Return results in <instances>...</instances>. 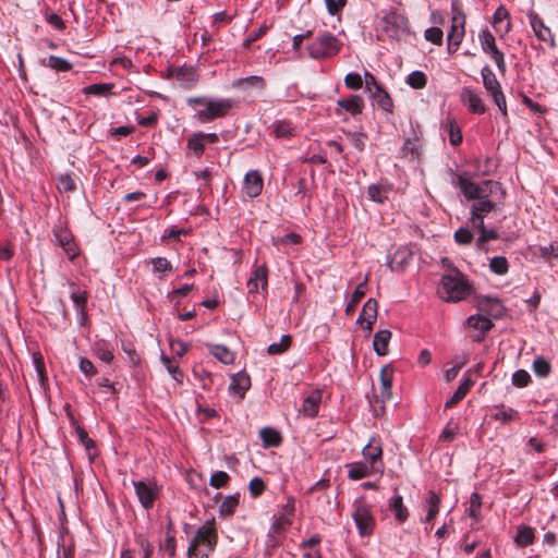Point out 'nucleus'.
<instances>
[{
  "mask_svg": "<svg viewBox=\"0 0 558 558\" xmlns=\"http://www.w3.org/2000/svg\"><path fill=\"white\" fill-rule=\"evenodd\" d=\"M464 197L474 201L471 206V222L473 226H482L484 218L492 213L496 204L489 197L498 190H501L500 183L493 180H485L481 183L471 181L465 174H458L453 181Z\"/></svg>",
  "mask_w": 558,
  "mask_h": 558,
  "instance_id": "nucleus-1",
  "label": "nucleus"
},
{
  "mask_svg": "<svg viewBox=\"0 0 558 558\" xmlns=\"http://www.w3.org/2000/svg\"><path fill=\"white\" fill-rule=\"evenodd\" d=\"M472 287L458 269L441 277L438 295L447 302H459L470 295Z\"/></svg>",
  "mask_w": 558,
  "mask_h": 558,
  "instance_id": "nucleus-2",
  "label": "nucleus"
},
{
  "mask_svg": "<svg viewBox=\"0 0 558 558\" xmlns=\"http://www.w3.org/2000/svg\"><path fill=\"white\" fill-rule=\"evenodd\" d=\"M217 545V535L211 524L199 526L191 539L187 554L194 555L196 558H208L209 554Z\"/></svg>",
  "mask_w": 558,
  "mask_h": 558,
  "instance_id": "nucleus-3",
  "label": "nucleus"
},
{
  "mask_svg": "<svg viewBox=\"0 0 558 558\" xmlns=\"http://www.w3.org/2000/svg\"><path fill=\"white\" fill-rule=\"evenodd\" d=\"M342 46L341 40L324 31L307 46V50L313 59H329L338 54Z\"/></svg>",
  "mask_w": 558,
  "mask_h": 558,
  "instance_id": "nucleus-4",
  "label": "nucleus"
},
{
  "mask_svg": "<svg viewBox=\"0 0 558 558\" xmlns=\"http://www.w3.org/2000/svg\"><path fill=\"white\" fill-rule=\"evenodd\" d=\"M352 519L361 537H368L374 533L376 525L372 507L363 498L355 499L352 505Z\"/></svg>",
  "mask_w": 558,
  "mask_h": 558,
  "instance_id": "nucleus-5",
  "label": "nucleus"
},
{
  "mask_svg": "<svg viewBox=\"0 0 558 558\" xmlns=\"http://www.w3.org/2000/svg\"><path fill=\"white\" fill-rule=\"evenodd\" d=\"M451 10H452V23H451L450 31L448 32V35H447V40H448L449 52H454L459 48V46L462 43V39L464 37L465 15L460 10L458 1H452Z\"/></svg>",
  "mask_w": 558,
  "mask_h": 558,
  "instance_id": "nucleus-6",
  "label": "nucleus"
},
{
  "mask_svg": "<svg viewBox=\"0 0 558 558\" xmlns=\"http://www.w3.org/2000/svg\"><path fill=\"white\" fill-rule=\"evenodd\" d=\"M232 107L233 102L230 99H209L205 108L197 110L196 118L201 122H209L226 117Z\"/></svg>",
  "mask_w": 558,
  "mask_h": 558,
  "instance_id": "nucleus-7",
  "label": "nucleus"
},
{
  "mask_svg": "<svg viewBox=\"0 0 558 558\" xmlns=\"http://www.w3.org/2000/svg\"><path fill=\"white\" fill-rule=\"evenodd\" d=\"M295 511V500L293 497H289L286 505H283L280 511L272 517L271 531L280 534L287 531L292 524V519Z\"/></svg>",
  "mask_w": 558,
  "mask_h": 558,
  "instance_id": "nucleus-8",
  "label": "nucleus"
},
{
  "mask_svg": "<svg viewBox=\"0 0 558 558\" xmlns=\"http://www.w3.org/2000/svg\"><path fill=\"white\" fill-rule=\"evenodd\" d=\"M133 486L142 507L145 509L153 508L159 495L158 485L151 481H137L133 482Z\"/></svg>",
  "mask_w": 558,
  "mask_h": 558,
  "instance_id": "nucleus-9",
  "label": "nucleus"
},
{
  "mask_svg": "<svg viewBox=\"0 0 558 558\" xmlns=\"http://www.w3.org/2000/svg\"><path fill=\"white\" fill-rule=\"evenodd\" d=\"M364 107L365 102L362 96L351 95L350 97L339 98L337 100L335 112L337 116H342L344 112H348L354 117L361 114Z\"/></svg>",
  "mask_w": 558,
  "mask_h": 558,
  "instance_id": "nucleus-10",
  "label": "nucleus"
},
{
  "mask_svg": "<svg viewBox=\"0 0 558 558\" xmlns=\"http://www.w3.org/2000/svg\"><path fill=\"white\" fill-rule=\"evenodd\" d=\"M53 235L56 244L63 248L69 259L73 260L77 255V250L72 233L63 227H56Z\"/></svg>",
  "mask_w": 558,
  "mask_h": 558,
  "instance_id": "nucleus-11",
  "label": "nucleus"
},
{
  "mask_svg": "<svg viewBox=\"0 0 558 558\" xmlns=\"http://www.w3.org/2000/svg\"><path fill=\"white\" fill-rule=\"evenodd\" d=\"M385 31L389 37L399 39L409 33V22L402 15L391 14L385 19Z\"/></svg>",
  "mask_w": 558,
  "mask_h": 558,
  "instance_id": "nucleus-12",
  "label": "nucleus"
},
{
  "mask_svg": "<svg viewBox=\"0 0 558 558\" xmlns=\"http://www.w3.org/2000/svg\"><path fill=\"white\" fill-rule=\"evenodd\" d=\"M264 187V180L258 170H251L244 175L243 191L253 198L262 194Z\"/></svg>",
  "mask_w": 558,
  "mask_h": 558,
  "instance_id": "nucleus-13",
  "label": "nucleus"
},
{
  "mask_svg": "<svg viewBox=\"0 0 558 558\" xmlns=\"http://www.w3.org/2000/svg\"><path fill=\"white\" fill-rule=\"evenodd\" d=\"M345 466L348 469V477L352 481H359L368 477L377 471L381 472L380 468L375 466L374 464H371L366 461L348 463Z\"/></svg>",
  "mask_w": 558,
  "mask_h": 558,
  "instance_id": "nucleus-14",
  "label": "nucleus"
},
{
  "mask_svg": "<svg viewBox=\"0 0 558 558\" xmlns=\"http://www.w3.org/2000/svg\"><path fill=\"white\" fill-rule=\"evenodd\" d=\"M527 17L530 21V25L535 34V36L545 43H550L551 46L555 45L554 35L549 27H547L544 21L539 17V15L533 11L527 13Z\"/></svg>",
  "mask_w": 558,
  "mask_h": 558,
  "instance_id": "nucleus-15",
  "label": "nucleus"
},
{
  "mask_svg": "<svg viewBox=\"0 0 558 558\" xmlns=\"http://www.w3.org/2000/svg\"><path fill=\"white\" fill-rule=\"evenodd\" d=\"M268 284V269L266 264L256 266L247 281L248 293H257L259 288L265 290Z\"/></svg>",
  "mask_w": 558,
  "mask_h": 558,
  "instance_id": "nucleus-16",
  "label": "nucleus"
},
{
  "mask_svg": "<svg viewBox=\"0 0 558 558\" xmlns=\"http://www.w3.org/2000/svg\"><path fill=\"white\" fill-rule=\"evenodd\" d=\"M378 303L375 299H368L363 305L362 312L357 318L362 328L371 331L377 318Z\"/></svg>",
  "mask_w": 558,
  "mask_h": 558,
  "instance_id": "nucleus-17",
  "label": "nucleus"
},
{
  "mask_svg": "<svg viewBox=\"0 0 558 558\" xmlns=\"http://www.w3.org/2000/svg\"><path fill=\"white\" fill-rule=\"evenodd\" d=\"M461 101L468 106L469 110L475 114H483L486 110L483 99L470 87H464L461 92Z\"/></svg>",
  "mask_w": 558,
  "mask_h": 558,
  "instance_id": "nucleus-18",
  "label": "nucleus"
},
{
  "mask_svg": "<svg viewBox=\"0 0 558 558\" xmlns=\"http://www.w3.org/2000/svg\"><path fill=\"white\" fill-rule=\"evenodd\" d=\"M362 453L366 459V462L374 464L383 470V448L380 441H378L374 436L371 437L369 441L364 446Z\"/></svg>",
  "mask_w": 558,
  "mask_h": 558,
  "instance_id": "nucleus-19",
  "label": "nucleus"
},
{
  "mask_svg": "<svg viewBox=\"0 0 558 558\" xmlns=\"http://www.w3.org/2000/svg\"><path fill=\"white\" fill-rule=\"evenodd\" d=\"M251 387V378L245 372H239L231 377L229 390L236 397L243 398Z\"/></svg>",
  "mask_w": 558,
  "mask_h": 558,
  "instance_id": "nucleus-20",
  "label": "nucleus"
},
{
  "mask_svg": "<svg viewBox=\"0 0 558 558\" xmlns=\"http://www.w3.org/2000/svg\"><path fill=\"white\" fill-rule=\"evenodd\" d=\"M478 308L495 318H498L504 314V306L497 298H481L478 301Z\"/></svg>",
  "mask_w": 558,
  "mask_h": 558,
  "instance_id": "nucleus-21",
  "label": "nucleus"
},
{
  "mask_svg": "<svg viewBox=\"0 0 558 558\" xmlns=\"http://www.w3.org/2000/svg\"><path fill=\"white\" fill-rule=\"evenodd\" d=\"M322 402V392L312 391L304 400L300 412L304 416L313 417L318 414L319 404Z\"/></svg>",
  "mask_w": 558,
  "mask_h": 558,
  "instance_id": "nucleus-22",
  "label": "nucleus"
},
{
  "mask_svg": "<svg viewBox=\"0 0 558 558\" xmlns=\"http://www.w3.org/2000/svg\"><path fill=\"white\" fill-rule=\"evenodd\" d=\"M481 75L484 88L486 89L489 96L495 95V93L502 92L499 81L497 80L495 73L488 65H485L481 70Z\"/></svg>",
  "mask_w": 558,
  "mask_h": 558,
  "instance_id": "nucleus-23",
  "label": "nucleus"
},
{
  "mask_svg": "<svg viewBox=\"0 0 558 558\" xmlns=\"http://www.w3.org/2000/svg\"><path fill=\"white\" fill-rule=\"evenodd\" d=\"M380 396L383 399L391 398V387L393 381V368L390 365L381 367L379 373Z\"/></svg>",
  "mask_w": 558,
  "mask_h": 558,
  "instance_id": "nucleus-24",
  "label": "nucleus"
},
{
  "mask_svg": "<svg viewBox=\"0 0 558 558\" xmlns=\"http://www.w3.org/2000/svg\"><path fill=\"white\" fill-rule=\"evenodd\" d=\"M259 437L265 448H276L279 447L282 442L281 433L270 426L263 427L259 430Z\"/></svg>",
  "mask_w": 558,
  "mask_h": 558,
  "instance_id": "nucleus-25",
  "label": "nucleus"
},
{
  "mask_svg": "<svg viewBox=\"0 0 558 558\" xmlns=\"http://www.w3.org/2000/svg\"><path fill=\"white\" fill-rule=\"evenodd\" d=\"M439 505H440V498L439 496L430 490L427 494L426 500H425V508H426V515L422 520L425 524H432L434 518L439 512Z\"/></svg>",
  "mask_w": 558,
  "mask_h": 558,
  "instance_id": "nucleus-26",
  "label": "nucleus"
},
{
  "mask_svg": "<svg viewBox=\"0 0 558 558\" xmlns=\"http://www.w3.org/2000/svg\"><path fill=\"white\" fill-rule=\"evenodd\" d=\"M371 98L373 106H377L386 112H392V99L383 87H377V90L372 92Z\"/></svg>",
  "mask_w": 558,
  "mask_h": 558,
  "instance_id": "nucleus-27",
  "label": "nucleus"
},
{
  "mask_svg": "<svg viewBox=\"0 0 558 558\" xmlns=\"http://www.w3.org/2000/svg\"><path fill=\"white\" fill-rule=\"evenodd\" d=\"M391 339V331L388 329L378 330L373 339V348L377 355H386Z\"/></svg>",
  "mask_w": 558,
  "mask_h": 558,
  "instance_id": "nucleus-28",
  "label": "nucleus"
},
{
  "mask_svg": "<svg viewBox=\"0 0 558 558\" xmlns=\"http://www.w3.org/2000/svg\"><path fill=\"white\" fill-rule=\"evenodd\" d=\"M534 539V530L531 526L521 524L517 527V534L514 536V543L517 546L526 547L532 545Z\"/></svg>",
  "mask_w": 558,
  "mask_h": 558,
  "instance_id": "nucleus-29",
  "label": "nucleus"
},
{
  "mask_svg": "<svg viewBox=\"0 0 558 558\" xmlns=\"http://www.w3.org/2000/svg\"><path fill=\"white\" fill-rule=\"evenodd\" d=\"M389 509L393 512L396 520L399 522H404L409 517L408 509L403 505V498L401 495H395L390 498Z\"/></svg>",
  "mask_w": 558,
  "mask_h": 558,
  "instance_id": "nucleus-30",
  "label": "nucleus"
},
{
  "mask_svg": "<svg viewBox=\"0 0 558 558\" xmlns=\"http://www.w3.org/2000/svg\"><path fill=\"white\" fill-rule=\"evenodd\" d=\"M71 299L80 316V325L83 326L87 319L86 304L87 293L85 291L72 292Z\"/></svg>",
  "mask_w": 558,
  "mask_h": 558,
  "instance_id": "nucleus-31",
  "label": "nucleus"
},
{
  "mask_svg": "<svg viewBox=\"0 0 558 558\" xmlns=\"http://www.w3.org/2000/svg\"><path fill=\"white\" fill-rule=\"evenodd\" d=\"M209 352L221 363L232 364L234 362L233 352L222 344H208Z\"/></svg>",
  "mask_w": 558,
  "mask_h": 558,
  "instance_id": "nucleus-32",
  "label": "nucleus"
},
{
  "mask_svg": "<svg viewBox=\"0 0 558 558\" xmlns=\"http://www.w3.org/2000/svg\"><path fill=\"white\" fill-rule=\"evenodd\" d=\"M367 282H368V276H366L364 278V280L361 283H359L356 286V288L354 289V291L352 293L351 301L348 303V305L345 306V310H344L347 315H350L351 313H353L356 304L364 298V295L366 293Z\"/></svg>",
  "mask_w": 558,
  "mask_h": 558,
  "instance_id": "nucleus-33",
  "label": "nucleus"
},
{
  "mask_svg": "<svg viewBox=\"0 0 558 558\" xmlns=\"http://www.w3.org/2000/svg\"><path fill=\"white\" fill-rule=\"evenodd\" d=\"M240 504V495L227 496L219 506V514L222 517H230L234 513Z\"/></svg>",
  "mask_w": 558,
  "mask_h": 558,
  "instance_id": "nucleus-34",
  "label": "nucleus"
},
{
  "mask_svg": "<svg viewBox=\"0 0 558 558\" xmlns=\"http://www.w3.org/2000/svg\"><path fill=\"white\" fill-rule=\"evenodd\" d=\"M235 87L239 88H257L263 89L266 85L265 80L262 76L252 75L244 78H240L234 82L233 84Z\"/></svg>",
  "mask_w": 558,
  "mask_h": 558,
  "instance_id": "nucleus-35",
  "label": "nucleus"
},
{
  "mask_svg": "<svg viewBox=\"0 0 558 558\" xmlns=\"http://www.w3.org/2000/svg\"><path fill=\"white\" fill-rule=\"evenodd\" d=\"M411 254L408 251H398L392 258L388 257L387 265L392 271L401 270L408 263Z\"/></svg>",
  "mask_w": 558,
  "mask_h": 558,
  "instance_id": "nucleus-36",
  "label": "nucleus"
},
{
  "mask_svg": "<svg viewBox=\"0 0 558 558\" xmlns=\"http://www.w3.org/2000/svg\"><path fill=\"white\" fill-rule=\"evenodd\" d=\"M468 325L475 329L481 330L482 332H486L492 329L494 326L492 320L482 315H472L468 318Z\"/></svg>",
  "mask_w": 558,
  "mask_h": 558,
  "instance_id": "nucleus-37",
  "label": "nucleus"
},
{
  "mask_svg": "<svg viewBox=\"0 0 558 558\" xmlns=\"http://www.w3.org/2000/svg\"><path fill=\"white\" fill-rule=\"evenodd\" d=\"M389 190V187L381 184H372L367 189V195L373 202L383 204L386 199L385 194H387Z\"/></svg>",
  "mask_w": 558,
  "mask_h": 558,
  "instance_id": "nucleus-38",
  "label": "nucleus"
},
{
  "mask_svg": "<svg viewBox=\"0 0 558 558\" xmlns=\"http://www.w3.org/2000/svg\"><path fill=\"white\" fill-rule=\"evenodd\" d=\"M43 64L58 72H66L72 69V64L68 60L57 56H50L48 61H44Z\"/></svg>",
  "mask_w": 558,
  "mask_h": 558,
  "instance_id": "nucleus-39",
  "label": "nucleus"
},
{
  "mask_svg": "<svg viewBox=\"0 0 558 558\" xmlns=\"http://www.w3.org/2000/svg\"><path fill=\"white\" fill-rule=\"evenodd\" d=\"M186 146L196 157H201L204 154L206 144L198 133H193L187 140Z\"/></svg>",
  "mask_w": 558,
  "mask_h": 558,
  "instance_id": "nucleus-40",
  "label": "nucleus"
},
{
  "mask_svg": "<svg viewBox=\"0 0 558 558\" xmlns=\"http://www.w3.org/2000/svg\"><path fill=\"white\" fill-rule=\"evenodd\" d=\"M95 353L100 361H102L107 364L111 363L113 360L112 350L109 347V344L104 340L96 342Z\"/></svg>",
  "mask_w": 558,
  "mask_h": 558,
  "instance_id": "nucleus-41",
  "label": "nucleus"
},
{
  "mask_svg": "<svg viewBox=\"0 0 558 558\" xmlns=\"http://www.w3.org/2000/svg\"><path fill=\"white\" fill-rule=\"evenodd\" d=\"M482 508V497L478 493H472L470 496V505L468 508L469 515L474 520L478 521Z\"/></svg>",
  "mask_w": 558,
  "mask_h": 558,
  "instance_id": "nucleus-42",
  "label": "nucleus"
},
{
  "mask_svg": "<svg viewBox=\"0 0 558 558\" xmlns=\"http://www.w3.org/2000/svg\"><path fill=\"white\" fill-rule=\"evenodd\" d=\"M291 345V337L283 335L279 342H274L268 347V353L270 355H278L286 352Z\"/></svg>",
  "mask_w": 558,
  "mask_h": 558,
  "instance_id": "nucleus-43",
  "label": "nucleus"
},
{
  "mask_svg": "<svg viewBox=\"0 0 558 558\" xmlns=\"http://www.w3.org/2000/svg\"><path fill=\"white\" fill-rule=\"evenodd\" d=\"M177 80L180 81L185 86H191L197 81L196 72L193 68H181L178 70Z\"/></svg>",
  "mask_w": 558,
  "mask_h": 558,
  "instance_id": "nucleus-44",
  "label": "nucleus"
},
{
  "mask_svg": "<svg viewBox=\"0 0 558 558\" xmlns=\"http://www.w3.org/2000/svg\"><path fill=\"white\" fill-rule=\"evenodd\" d=\"M490 270L496 275H506L508 272V260L504 256H495L489 262Z\"/></svg>",
  "mask_w": 558,
  "mask_h": 558,
  "instance_id": "nucleus-45",
  "label": "nucleus"
},
{
  "mask_svg": "<svg viewBox=\"0 0 558 558\" xmlns=\"http://www.w3.org/2000/svg\"><path fill=\"white\" fill-rule=\"evenodd\" d=\"M480 41L482 50L485 53H490L493 50L497 48L495 37L488 29H484L481 32Z\"/></svg>",
  "mask_w": 558,
  "mask_h": 558,
  "instance_id": "nucleus-46",
  "label": "nucleus"
},
{
  "mask_svg": "<svg viewBox=\"0 0 558 558\" xmlns=\"http://www.w3.org/2000/svg\"><path fill=\"white\" fill-rule=\"evenodd\" d=\"M75 429L80 441L84 445L89 458L93 459V457L96 454V452H92V450L95 448L94 440L88 437L87 432L82 426L76 425Z\"/></svg>",
  "mask_w": 558,
  "mask_h": 558,
  "instance_id": "nucleus-47",
  "label": "nucleus"
},
{
  "mask_svg": "<svg viewBox=\"0 0 558 558\" xmlns=\"http://www.w3.org/2000/svg\"><path fill=\"white\" fill-rule=\"evenodd\" d=\"M474 228H476L481 234L477 239V246L478 247H482L485 243L492 241V240H496L498 238V233L490 229H486L484 222H482V226H473Z\"/></svg>",
  "mask_w": 558,
  "mask_h": 558,
  "instance_id": "nucleus-48",
  "label": "nucleus"
},
{
  "mask_svg": "<svg viewBox=\"0 0 558 558\" xmlns=\"http://www.w3.org/2000/svg\"><path fill=\"white\" fill-rule=\"evenodd\" d=\"M407 83L415 89H421L426 86V75L421 71H413L407 77Z\"/></svg>",
  "mask_w": 558,
  "mask_h": 558,
  "instance_id": "nucleus-49",
  "label": "nucleus"
},
{
  "mask_svg": "<svg viewBox=\"0 0 558 558\" xmlns=\"http://www.w3.org/2000/svg\"><path fill=\"white\" fill-rule=\"evenodd\" d=\"M59 192H74L76 190L75 180L69 174H62L58 178Z\"/></svg>",
  "mask_w": 558,
  "mask_h": 558,
  "instance_id": "nucleus-50",
  "label": "nucleus"
},
{
  "mask_svg": "<svg viewBox=\"0 0 558 558\" xmlns=\"http://www.w3.org/2000/svg\"><path fill=\"white\" fill-rule=\"evenodd\" d=\"M533 371L539 377H546L550 372V364L543 357H537L533 362Z\"/></svg>",
  "mask_w": 558,
  "mask_h": 558,
  "instance_id": "nucleus-51",
  "label": "nucleus"
},
{
  "mask_svg": "<svg viewBox=\"0 0 558 558\" xmlns=\"http://www.w3.org/2000/svg\"><path fill=\"white\" fill-rule=\"evenodd\" d=\"M230 476L225 471H217L214 474H211L209 480V485L215 488H220L227 484Z\"/></svg>",
  "mask_w": 558,
  "mask_h": 558,
  "instance_id": "nucleus-52",
  "label": "nucleus"
},
{
  "mask_svg": "<svg viewBox=\"0 0 558 558\" xmlns=\"http://www.w3.org/2000/svg\"><path fill=\"white\" fill-rule=\"evenodd\" d=\"M301 241V236L296 233H288L283 236H278L274 239V244L279 245H295L299 244Z\"/></svg>",
  "mask_w": 558,
  "mask_h": 558,
  "instance_id": "nucleus-53",
  "label": "nucleus"
},
{
  "mask_svg": "<svg viewBox=\"0 0 558 558\" xmlns=\"http://www.w3.org/2000/svg\"><path fill=\"white\" fill-rule=\"evenodd\" d=\"M248 490L252 497H259L265 490V483L260 477H254L248 484Z\"/></svg>",
  "mask_w": 558,
  "mask_h": 558,
  "instance_id": "nucleus-54",
  "label": "nucleus"
},
{
  "mask_svg": "<svg viewBox=\"0 0 558 558\" xmlns=\"http://www.w3.org/2000/svg\"><path fill=\"white\" fill-rule=\"evenodd\" d=\"M425 39L435 44V45H441L442 44V37L444 33L439 27H429L425 31Z\"/></svg>",
  "mask_w": 558,
  "mask_h": 558,
  "instance_id": "nucleus-55",
  "label": "nucleus"
},
{
  "mask_svg": "<svg viewBox=\"0 0 558 558\" xmlns=\"http://www.w3.org/2000/svg\"><path fill=\"white\" fill-rule=\"evenodd\" d=\"M459 433L458 426L452 424L450 421L445 428L442 429L441 434L439 435V440L444 442H448L454 439L456 435Z\"/></svg>",
  "mask_w": 558,
  "mask_h": 558,
  "instance_id": "nucleus-56",
  "label": "nucleus"
},
{
  "mask_svg": "<svg viewBox=\"0 0 558 558\" xmlns=\"http://www.w3.org/2000/svg\"><path fill=\"white\" fill-rule=\"evenodd\" d=\"M57 558H74L73 546L66 545L63 537L58 542Z\"/></svg>",
  "mask_w": 558,
  "mask_h": 558,
  "instance_id": "nucleus-57",
  "label": "nucleus"
},
{
  "mask_svg": "<svg viewBox=\"0 0 558 558\" xmlns=\"http://www.w3.org/2000/svg\"><path fill=\"white\" fill-rule=\"evenodd\" d=\"M344 84L350 89H360L363 85V81L359 73L351 72L345 75Z\"/></svg>",
  "mask_w": 558,
  "mask_h": 558,
  "instance_id": "nucleus-58",
  "label": "nucleus"
},
{
  "mask_svg": "<svg viewBox=\"0 0 558 558\" xmlns=\"http://www.w3.org/2000/svg\"><path fill=\"white\" fill-rule=\"evenodd\" d=\"M151 264L156 272H170L172 270L170 262L165 257L153 258Z\"/></svg>",
  "mask_w": 558,
  "mask_h": 558,
  "instance_id": "nucleus-59",
  "label": "nucleus"
},
{
  "mask_svg": "<svg viewBox=\"0 0 558 558\" xmlns=\"http://www.w3.org/2000/svg\"><path fill=\"white\" fill-rule=\"evenodd\" d=\"M530 380H531V376L524 369H518L512 375V383L517 387H525Z\"/></svg>",
  "mask_w": 558,
  "mask_h": 558,
  "instance_id": "nucleus-60",
  "label": "nucleus"
},
{
  "mask_svg": "<svg viewBox=\"0 0 558 558\" xmlns=\"http://www.w3.org/2000/svg\"><path fill=\"white\" fill-rule=\"evenodd\" d=\"M490 56V58L494 60V62L496 63V66L498 69V71L501 73V74H505L506 71H507V65H506V61H505V56L504 53L498 49L496 48L495 50H493L490 53H488Z\"/></svg>",
  "mask_w": 558,
  "mask_h": 558,
  "instance_id": "nucleus-61",
  "label": "nucleus"
},
{
  "mask_svg": "<svg viewBox=\"0 0 558 558\" xmlns=\"http://www.w3.org/2000/svg\"><path fill=\"white\" fill-rule=\"evenodd\" d=\"M349 140L351 144L360 151L364 150L365 148V140L366 134L364 133H357V132H350L348 133Z\"/></svg>",
  "mask_w": 558,
  "mask_h": 558,
  "instance_id": "nucleus-62",
  "label": "nucleus"
},
{
  "mask_svg": "<svg viewBox=\"0 0 558 558\" xmlns=\"http://www.w3.org/2000/svg\"><path fill=\"white\" fill-rule=\"evenodd\" d=\"M468 391H469V384L468 383L462 384L461 386H459V388L456 390L453 396L446 402V408L452 407L458 401L462 400L465 397Z\"/></svg>",
  "mask_w": 558,
  "mask_h": 558,
  "instance_id": "nucleus-63",
  "label": "nucleus"
},
{
  "mask_svg": "<svg viewBox=\"0 0 558 558\" xmlns=\"http://www.w3.org/2000/svg\"><path fill=\"white\" fill-rule=\"evenodd\" d=\"M454 240L459 244H470L473 240V234L468 228H460L454 232Z\"/></svg>",
  "mask_w": 558,
  "mask_h": 558,
  "instance_id": "nucleus-64",
  "label": "nucleus"
}]
</instances>
